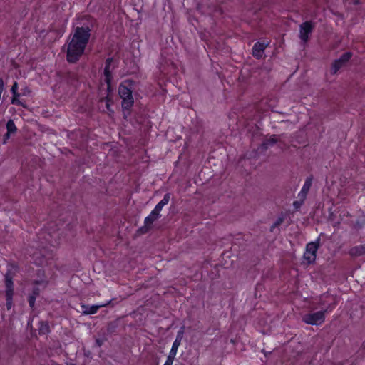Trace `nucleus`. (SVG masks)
Listing matches in <instances>:
<instances>
[{
    "instance_id": "obj_1",
    "label": "nucleus",
    "mask_w": 365,
    "mask_h": 365,
    "mask_svg": "<svg viewBox=\"0 0 365 365\" xmlns=\"http://www.w3.org/2000/svg\"><path fill=\"white\" fill-rule=\"evenodd\" d=\"M90 38V30L88 28L78 27L70 41L67 49V60L74 63L83 53L86 46Z\"/></svg>"
},
{
    "instance_id": "obj_2",
    "label": "nucleus",
    "mask_w": 365,
    "mask_h": 365,
    "mask_svg": "<svg viewBox=\"0 0 365 365\" xmlns=\"http://www.w3.org/2000/svg\"><path fill=\"white\" fill-rule=\"evenodd\" d=\"M133 83L130 81H125L119 86V96L122 99V108L123 110H129L133 104L132 90Z\"/></svg>"
},
{
    "instance_id": "obj_3",
    "label": "nucleus",
    "mask_w": 365,
    "mask_h": 365,
    "mask_svg": "<svg viewBox=\"0 0 365 365\" xmlns=\"http://www.w3.org/2000/svg\"><path fill=\"white\" fill-rule=\"evenodd\" d=\"M170 199V195L169 193L164 195L163 198L155 205L149 215L145 218V227L151 226L160 217L163 207L168 204Z\"/></svg>"
},
{
    "instance_id": "obj_4",
    "label": "nucleus",
    "mask_w": 365,
    "mask_h": 365,
    "mask_svg": "<svg viewBox=\"0 0 365 365\" xmlns=\"http://www.w3.org/2000/svg\"><path fill=\"white\" fill-rule=\"evenodd\" d=\"M111 60L108 59L106 61V67L104 69V81H105V88L106 89L107 96L106 97V107L109 110L110 107V79L111 75L110 71V66L111 64Z\"/></svg>"
},
{
    "instance_id": "obj_5",
    "label": "nucleus",
    "mask_w": 365,
    "mask_h": 365,
    "mask_svg": "<svg viewBox=\"0 0 365 365\" xmlns=\"http://www.w3.org/2000/svg\"><path fill=\"white\" fill-rule=\"evenodd\" d=\"M324 312H317L307 314L303 317V321L308 324L319 325L324 322Z\"/></svg>"
},
{
    "instance_id": "obj_6",
    "label": "nucleus",
    "mask_w": 365,
    "mask_h": 365,
    "mask_svg": "<svg viewBox=\"0 0 365 365\" xmlns=\"http://www.w3.org/2000/svg\"><path fill=\"white\" fill-rule=\"evenodd\" d=\"M114 302H115V299H112L111 300L108 301L106 304H98V305L97 304L96 305V304L95 305H88V304H81V307L82 309L81 313L83 315H90V314H96L101 307H107V306L113 307L115 304Z\"/></svg>"
},
{
    "instance_id": "obj_7",
    "label": "nucleus",
    "mask_w": 365,
    "mask_h": 365,
    "mask_svg": "<svg viewBox=\"0 0 365 365\" xmlns=\"http://www.w3.org/2000/svg\"><path fill=\"white\" fill-rule=\"evenodd\" d=\"M313 26L310 22H304L300 26V38L304 42H306L309 38V34L312 31Z\"/></svg>"
},
{
    "instance_id": "obj_8",
    "label": "nucleus",
    "mask_w": 365,
    "mask_h": 365,
    "mask_svg": "<svg viewBox=\"0 0 365 365\" xmlns=\"http://www.w3.org/2000/svg\"><path fill=\"white\" fill-rule=\"evenodd\" d=\"M119 327V319H116L115 320L110 321L107 324L106 329L104 331L103 329H101V332L106 333V336L108 335L115 334L117 333V329Z\"/></svg>"
},
{
    "instance_id": "obj_9",
    "label": "nucleus",
    "mask_w": 365,
    "mask_h": 365,
    "mask_svg": "<svg viewBox=\"0 0 365 365\" xmlns=\"http://www.w3.org/2000/svg\"><path fill=\"white\" fill-rule=\"evenodd\" d=\"M322 235V234H321L314 242H309L307 245V255H316L317 251L320 247V239Z\"/></svg>"
},
{
    "instance_id": "obj_10",
    "label": "nucleus",
    "mask_w": 365,
    "mask_h": 365,
    "mask_svg": "<svg viewBox=\"0 0 365 365\" xmlns=\"http://www.w3.org/2000/svg\"><path fill=\"white\" fill-rule=\"evenodd\" d=\"M267 45L268 43H266L264 42H257L256 43H255L252 48L253 56L257 58L262 57L264 54V50L267 46Z\"/></svg>"
},
{
    "instance_id": "obj_11",
    "label": "nucleus",
    "mask_w": 365,
    "mask_h": 365,
    "mask_svg": "<svg viewBox=\"0 0 365 365\" xmlns=\"http://www.w3.org/2000/svg\"><path fill=\"white\" fill-rule=\"evenodd\" d=\"M351 58V53H344L339 60L335 61L334 63L331 71L332 73H335L337 72V71L340 68V67L342 66V64L347 61L349 60Z\"/></svg>"
},
{
    "instance_id": "obj_12",
    "label": "nucleus",
    "mask_w": 365,
    "mask_h": 365,
    "mask_svg": "<svg viewBox=\"0 0 365 365\" xmlns=\"http://www.w3.org/2000/svg\"><path fill=\"white\" fill-rule=\"evenodd\" d=\"M4 277L6 286L5 293L14 294L13 274H11V271L8 270Z\"/></svg>"
},
{
    "instance_id": "obj_13",
    "label": "nucleus",
    "mask_w": 365,
    "mask_h": 365,
    "mask_svg": "<svg viewBox=\"0 0 365 365\" xmlns=\"http://www.w3.org/2000/svg\"><path fill=\"white\" fill-rule=\"evenodd\" d=\"M311 186H312V179L308 178L306 180L300 192L299 193V197H301L302 200H304Z\"/></svg>"
},
{
    "instance_id": "obj_14",
    "label": "nucleus",
    "mask_w": 365,
    "mask_h": 365,
    "mask_svg": "<svg viewBox=\"0 0 365 365\" xmlns=\"http://www.w3.org/2000/svg\"><path fill=\"white\" fill-rule=\"evenodd\" d=\"M17 88L18 84L15 82L11 88V92L13 93L11 102L13 104L22 105V103L19 100L20 94L17 93Z\"/></svg>"
},
{
    "instance_id": "obj_15",
    "label": "nucleus",
    "mask_w": 365,
    "mask_h": 365,
    "mask_svg": "<svg viewBox=\"0 0 365 365\" xmlns=\"http://www.w3.org/2000/svg\"><path fill=\"white\" fill-rule=\"evenodd\" d=\"M350 255L355 257L365 255V244L352 247L350 250Z\"/></svg>"
},
{
    "instance_id": "obj_16",
    "label": "nucleus",
    "mask_w": 365,
    "mask_h": 365,
    "mask_svg": "<svg viewBox=\"0 0 365 365\" xmlns=\"http://www.w3.org/2000/svg\"><path fill=\"white\" fill-rule=\"evenodd\" d=\"M51 331L48 322L47 321H40L38 327V334L40 335H45Z\"/></svg>"
},
{
    "instance_id": "obj_17",
    "label": "nucleus",
    "mask_w": 365,
    "mask_h": 365,
    "mask_svg": "<svg viewBox=\"0 0 365 365\" xmlns=\"http://www.w3.org/2000/svg\"><path fill=\"white\" fill-rule=\"evenodd\" d=\"M99 334L101 335V338H97L95 341L96 346L101 347L105 341L108 340V337L106 336V333L100 332Z\"/></svg>"
},
{
    "instance_id": "obj_18",
    "label": "nucleus",
    "mask_w": 365,
    "mask_h": 365,
    "mask_svg": "<svg viewBox=\"0 0 365 365\" xmlns=\"http://www.w3.org/2000/svg\"><path fill=\"white\" fill-rule=\"evenodd\" d=\"M13 295L14 294L5 293L6 306L7 309H10L13 305Z\"/></svg>"
},
{
    "instance_id": "obj_19",
    "label": "nucleus",
    "mask_w": 365,
    "mask_h": 365,
    "mask_svg": "<svg viewBox=\"0 0 365 365\" xmlns=\"http://www.w3.org/2000/svg\"><path fill=\"white\" fill-rule=\"evenodd\" d=\"M185 326H182L177 332L176 338L175 339V341H177V343L181 344V341L183 338V335L185 333Z\"/></svg>"
},
{
    "instance_id": "obj_20",
    "label": "nucleus",
    "mask_w": 365,
    "mask_h": 365,
    "mask_svg": "<svg viewBox=\"0 0 365 365\" xmlns=\"http://www.w3.org/2000/svg\"><path fill=\"white\" fill-rule=\"evenodd\" d=\"M6 129L7 132L10 133H14L16 130V127L12 120H10L6 123Z\"/></svg>"
},
{
    "instance_id": "obj_21",
    "label": "nucleus",
    "mask_w": 365,
    "mask_h": 365,
    "mask_svg": "<svg viewBox=\"0 0 365 365\" xmlns=\"http://www.w3.org/2000/svg\"><path fill=\"white\" fill-rule=\"evenodd\" d=\"M304 257L307 261L308 264H312L316 260V255H307V252H305Z\"/></svg>"
},
{
    "instance_id": "obj_22",
    "label": "nucleus",
    "mask_w": 365,
    "mask_h": 365,
    "mask_svg": "<svg viewBox=\"0 0 365 365\" xmlns=\"http://www.w3.org/2000/svg\"><path fill=\"white\" fill-rule=\"evenodd\" d=\"M180 345V344L177 343V341H174L170 352H172V354H176Z\"/></svg>"
},
{
    "instance_id": "obj_23",
    "label": "nucleus",
    "mask_w": 365,
    "mask_h": 365,
    "mask_svg": "<svg viewBox=\"0 0 365 365\" xmlns=\"http://www.w3.org/2000/svg\"><path fill=\"white\" fill-rule=\"evenodd\" d=\"M175 356H176V354H172V352H170L169 355L167 357L165 363L173 365V363Z\"/></svg>"
},
{
    "instance_id": "obj_24",
    "label": "nucleus",
    "mask_w": 365,
    "mask_h": 365,
    "mask_svg": "<svg viewBox=\"0 0 365 365\" xmlns=\"http://www.w3.org/2000/svg\"><path fill=\"white\" fill-rule=\"evenodd\" d=\"M175 356H176V354H172V352H170L169 355L167 357L165 363L173 365V363Z\"/></svg>"
},
{
    "instance_id": "obj_25",
    "label": "nucleus",
    "mask_w": 365,
    "mask_h": 365,
    "mask_svg": "<svg viewBox=\"0 0 365 365\" xmlns=\"http://www.w3.org/2000/svg\"><path fill=\"white\" fill-rule=\"evenodd\" d=\"M36 297L34 296H29L28 297V302L31 309L34 308L35 302H36Z\"/></svg>"
},
{
    "instance_id": "obj_26",
    "label": "nucleus",
    "mask_w": 365,
    "mask_h": 365,
    "mask_svg": "<svg viewBox=\"0 0 365 365\" xmlns=\"http://www.w3.org/2000/svg\"><path fill=\"white\" fill-rule=\"evenodd\" d=\"M40 289L38 287H34L32 290V293L29 294L30 296H34L36 298L40 295Z\"/></svg>"
},
{
    "instance_id": "obj_27",
    "label": "nucleus",
    "mask_w": 365,
    "mask_h": 365,
    "mask_svg": "<svg viewBox=\"0 0 365 365\" xmlns=\"http://www.w3.org/2000/svg\"><path fill=\"white\" fill-rule=\"evenodd\" d=\"M335 305H336V302H335L331 303V304H329L328 305V307L324 310H323L322 312H324V314L328 312H330V311H331L334 308Z\"/></svg>"
},
{
    "instance_id": "obj_28",
    "label": "nucleus",
    "mask_w": 365,
    "mask_h": 365,
    "mask_svg": "<svg viewBox=\"0 0 365 365\" xmlns=\"http://www.w3.org/2000/svg\"><path fill=\"white\" fill-rule=\"evenodd\" d=\"M299 198H300V201H295V202L293 203L294 207H295V209H297H297H299V208L301 207V205H302V202H303V201H304V200H302L301 197H299Z\"/></svg>"
},
{
    "instance_id": "obj_29",
    "label": "nucleus",
    "mask_w": 365,
    "mask_h": 365,
    "mask_svg": "<svg viewBox=\"0 0 365 365\" xmlns=\"http://www.w3.org/2000/svg\"><path fill=\"white\" fill-rule=\"evenodd\" d=\"M33 284H36V285H40V284H45V286H46L47 284V282H45L43 280H34L33 282Z\"/></svg>"
},
{
    "instance_id": "obj_30",
    "label": "nucleus",
    "mask_w": 365,
    "mask_h": 365,
    "mask_svg": "<svg viewBox=\"0 0 365 365\" xmlns=\"http://www.w3.org/2000/svg\"><path fill=\"white\" fill-rule=\"evenodd\" d=\"M11 133H8V132H7V133H6V134L4 135V141H3V143H4V144H6V143L7 140H8L9 139V138H10V135H11Z\"/></svg>"
},
{
    "instance_id": "obj_31",
    "label": "nucleus",
    "mask_w": 365,
    "mask_h": 365,
    "mask_svg": "<svg viewBox=\"0 0 365 365\" xmlns=\"http://www.w3.org/2000/svg\"><path fill=\"white\" fill-rule=\"evenodd\" d=\"M149 230H143V229H140V230H138V233L140 234V235H143V234H145L148 232Z\"/></svg>"
},
{
    "instance_id": "obj_32",
    "label": "nucleus",
    "mask_w": 365,
    "mask_h": 365,
    "mask_svg": "<svg viewBox=\"0 0 365 365\" xmlns=\"http://www.w3.org/2000/svg\"><path fill=\"white\" fill-rule=\"evenodd\" d=\"M29 93V91L26 90V91H25V92H24V93H23V94H24V95H26V94H27V93Z\"/></svg>"
},
{
    "instance_id": "obj_33",
    "label": "nucleus",
    "mask_w": 365,
    "mask_h": 365,
    "mask_svg": "<svg viewBox=\"0 0 365 365\" xmlns=\"http://www.w3.org/2000/svg\"><path fill=\"white\" fill-rule=\"evenodd\" d=\"M163 365H170V364H167V363L165 362V364Z\"/></svg>"
}]
</instances>
